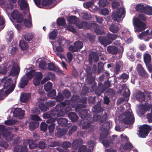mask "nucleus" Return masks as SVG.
<instances>
[{"instance_id": "3", "label": "nucleus", "mask_w": 152, "mask_h": 152, "mask_svg": "<svg viewBox=\"0 0 152 152\" xmlns=\"http://www.w3.org/2000/svg\"><path fill=\"white\" fill-rule=\"evenodd\" d=\"M139 136L141 138H145L148 135L149 132L152 130L151 126L145 124L139 127Z\"/></svg>"}, {"instance_id": "19", "label": "nucleus", "mask_w": 152, "mask_h": 152, "mask_svg": "<svg viewBox=\"0 0 152 152\" xmlns=\"http://www.w3.org/2000/svg\"><path fill=\"white\" fill-rule=\"evenodd\" d=\"M28 143L24 142V145L23 146L17 145L15 146V150H19L20 152H27L28 151Z\"/></svg>"}, {"instance_id": "2", "label": "nucleus", "mask_w": 152, "mask_h": 152, "mask_svg": "<svg viewBox=\"0 0 152 152\" xmlns=\"http://www.w3.org/2000/svg\"><path fill=\"white\" fill-rule=\"evenodd\" d=\"M1 83L3 85L4 89H7L6 91V94H9L14 90L15 85L13 83L12 78L5 77L2 79Z\"/></svg>"}, {"instance_id": "40", "label": "nucleus", "mask_w": 152, "mask_h": 152, "mask_svg": "<svg viewBox=\"0 0 152 152\" xmlns=\"http://www.w3.org/2000/svg\"><path fill=\"white\" fill-rule=\"evenodd\" d=\"M58 32L57 30H54L49 33L48 37L50 39L53 40L56 37Z\"/></svg>"}, {"instance_id": "14", "label": "nucleus", "mask_w": 152, "mask_h": 152, "mask_svg": "<svg viewBox=\"0 0 152 152\" xmlns=\"http://www.w3.org/2000/svg\"><path fill=\"white\" fill-rule=\"evenodd\" d=\"M98 40L104 47H106L107 45L111 44V42H110V40L108 39L106 36H99L98 37Z\"/></svg>"}, {"instance_id": "51", "label": "nucleus", "mask_w": 152, "mask_h": 152, "mask_svg": "<svg viewBox=\"0 0 152 152\" xmlns=\"http://www.w3.org/2000/svg\"><path fill=\"white\" fill-rule=\"evenodd\" d=\"M54 123H50L51 124L48 126L49 132L50 133H52L54 132V129L56 126L55 124Z\"/></svg>"}, {"instance_id": "5", "label": "nucleus", "mask_w": 152, "mask_h": 152, "mask_svg": "<svg viewBox=\"0 0 152 152\" xmlns=\"http://www.w3.org/2000/svg\"><path fill=\"white\" fill-rule=\"evenodd\" d=\"M135 31L137 32L142 31L146 28V24L141 21V20L138 18H136L134 23Z\"/></svg>"}, {"instance_id": "60", "label": "nucleus", "mask_w": 152, "mask_h": 152, "mask_svg": "<svg viewBox=\"0 0 152 152\" xmlns=\"http://www.w3.org/2000/svg\"><path fill=\"white\" fill-rule=\"evenodd\" d=\"M9 94L6 93V91H4L3 89L0 90V100L4 99Z\"/></svg>"}, {"instance_id": "61", "label": "nucleus", "mask_w": 152, "mask_h": 152, "mask_svg": "<svg viewBox=\"0 0 152 152\" xmlns=\"http://www.w3.org/2000/svg\"><path fill=\"white\" fill-rule=\"evenodd\" d=\"M55 0H42V4L43 6L51 4Z\"/></svg>"}, {"instance_id": "9", "label": "nucleus", "mask_w": 152, "mask_h": 152, "mask_svg": "<svg viewBox=\"0 0 152 152\" xmlns=\"http://www.w3.org/2000/svg\"><path fill=\"white\" fill-rule=\"evenodd\" d=\"M42 116L44 118L48 119L46 121L48 123L54 122L56 119V118L52 117L50 111L44 113Z\"/></svg>"}, {"instance_id": "58", "label": "nucleus", "mask_w": 152, "mask_h": 152, "mask_svg": "<svg viewBox=\"0 0 152 152\" xmlns=\"http://www.w3.org/2000/svg\"><path fill=\"white\" fill-rule=\"evenodd\" d=\"M109 3L107 0H100L99 1V6L100 7H105Z\"/></svg>"}, {"instance_id": "44", "label": "nucleus", "mask_w": 152, "mask_h": 152, "mask_svg": "<svg viewBox=\"0 0 152 152\" xmlns=\"http://www.w3.org/2000/svg\"><path fill=\"white\" fill-rule=\"evenodd\" d=\"M27 142L28 143L29 148L31 149H34L36 148L37 146V144L36 142H34L33 140H29L28 141V142Z\"/></svg>"}, {"instance_id": "24", "label": "nucleus", "mask_w": 152, "mask_h": 152, "mask_svg": "<svg viewBox=\"0 0 152 152\" xmlns=\"http://www.w3.org/2000/svg\"><path fill=\"white\" fill-rule=\"evenodd\" d=\"M68 116L70 120L73 122H77L78 118V117L76 113L73 112H70L68 114Z\"/></svg>"}, {"instance_id": "42", "label": "nucleus", "mask_w": 152, "mask_h": 152, "mask_svg": "<svg viewBox=\"0 0 152 152\" xmlns=\"http://www.w3.org/2000/svg\"><path fill=\"white\" fill-rule=\"evenodd\" d=\"M57 24L59 26H64L66 24L65 19L64 18H58L56 20Z\"/></svg>"}, {"instance_id": "35", "label": "nucleus", "mask_w": 152, "mask_h": 152, "mask_svg": "<svg viewBox=\"0 0 152 152\" xmlns=\"http://www.w3.org/2000/svg\"><path fill=\"white\" fill-rule=\"evenodd\" d=\"M78 151V152H91V150L90 149L87 148L86 145H81L79 147Z\"/></svg>"}, {"instance_id": "46", "label": "nucleus", "mask_w": 152, "mask_h": 152, "mask_svg": "<svg viewBox=\"0 0 152 152\" xmlns=\"http://www.w3.org/2000/svg\"><path fill=\"white\" fill-rule=\"evenodd\" d=\"M104 64L102 62H99L98 64L97 73L99 74L102 73L104 70Z\"/></svg>"}, {"instance_id": "38", "label": "nucleus", "mask_w": 152, "mask_h": 152, "mask_svg": "<svg viewBox=\"0 0 152 152\" xmlns=\"http://www.w3.org/2000/svg\"><path fill=\"white\" fill-rule=\"evenodd\" d=\"M118 35L115 34H113L110 33H108L107 34L106 36L108 39L110 40L111 43H112V41L116 38L118 37Z\"/></svg>"}, {"instance_id": "12", "label": "nucleus", "mask_w": 152, "mask_h": 152, "mask_svg": "<svg viewBox=\"0 0 152 152\" xmlns=\"http://www.w3.org/2000/svg\"><path fill=\"white\" fill-rule=\"evenodd\" d=\"M135 96L136 100L141 102L144 101L145 99V96L144 93L140 91L136 93Z\"/></svg>"}, {"instance_id": "48", "label": "nucleus", "mask_w": 152, "mask_h": 152, "mask_svg": "<svg viewBox=\"0 0 152 152\" xmlns=\"http://www.w3.org/2000/svg\"><path fill=\"white\" fill-rule=\"evenodd\" d=\"M21 9L22 10L26 9L28 6V4L26 0H21L20 4Z\"/></svg>"}, {"instance_id": "22", "label": "nucleus", "mask_w": 152, "mask_h": 152, "mask_svg": "<svg viewBox=\"0 0 152 152\" xmlns=\"http://www.w3.org/2000/svg\"><path fill=\"white\" fill-rule=\"evenodd\" d=\"M82 143L83 141L82 140H73L72 143V148L76 150Z\"/></svg>"}, {"instance_id": "47", "label": "nucleus", "mask_w": 152, "mask_h": 152, "mask_svg": "<svg viewBox=\"0 0 152 152\" xmlns=\"http://www.w3.org/2000/svg\"><path fill=\"white\" fill-rule=\"evenodd\" d=\"M97 26H98V25L96 23V34L97 35H102L104 34L105 33L104 31L100 28H98Z\"/></svg>"}, {"instance_id": "53", "label": "nucleus", "mask_w": 152, "mask_h": 152, "mask_svg": "<svg viewBox=\"0 0 152 152\" xmlns=\"http://www.w3.org/2000/svg\"><path fill=\"white\" fill-rule=\"evenodd\" d=\"M39 67L43 70H46L47 69L46 61L44 60L40 61L39 63Z\"/></svg>"}, {"instance_id": "52", "label": "nucleus", "mask_w": 152, "mask_h": 152, "mask_svg": "<svg viewBox=\"0 0 152 152\" xmlns=\"http://www.w3.org/2000/svg\"><path fill=\"white\" fill-rule=\"evenodd\" d=\"M64 107H62V108H61L59 107L57 108L56 106L55 107V109L58 110V117H59L60 116H63L64 115L65 113L64 112L63 110L64 109Z\"/></svg>"}, {"instance_id": "16", "label": "nucleus", "mask_w": 152, "mask_h": 152, "mask_svg": "<svg viewBox=\"0 0 152 152\" xmlns=\"http://www.w3.org/2000/svg\"><path fill=\"white\" fill-rule=\"evenodd\" d=\"M105 91L102 83H99L97 87H96V94L100 96Z\"/></svg>"}, {"instance_id": "37", "label": "nucleus", "mask_w": 152, "mask_h": 152, "mask_svg": "<svg viewBox=\"0 0 152 152\" xmlns=\"http://www.w3.org/2000/svg\"><path fill=\"white\" fill-rule=\"evenodd\" d=\"M48 69L50 70L54 71L58 70V67L55 65L54 63L50 62L49 63H48Z\"/></svg>"}, {"instance_id": "23", "label": "nucleus", "mask_w": 152, "mask_h": 152, "mask_svg": "<svg viewBox=\"0 0 152 152\" xmlns=\"http://www.w3.org/2000/svg\"><path fill=\"white\" fill-rule=\"evenodd\" d=\"M105 58V55L102 54L100 51H96V62H97L99 59L102 60H104Z\"/></svg>"}, {"instance_id": "10", "label": "nucleus", "mask_w": 152, "mask_h": 152, "mask_svg": "<svg viewBox=\"0 0 152 152\" xmlns=\"http://www.w3.org/2000/svg\"><path fill=\"white\" fill-rule=\"evenodd\" d=\"M20 69L19 65L17 64L14 63L13 65L12 69L10 71V75L13 76L18 75L19 73Z\"/></svg>"}, {"instance_id": "25", "label": "nucleus", "mask_w": 152, "mask_h": 152, "mask_svg": "<svg viewBox=\"0 0 152 152\" xmlns=\"http://www.w3.org/2000/svg\"><path fill=\"white\" fill-rule=\"evenodd\" d=\"M2 136L5 138V140L7 141H10L12 140V138L13 136L10 131L8 130L5 133L3 134Z\"/></svg>"}, {"instance_id": "39", "label": "nucleus", "mask_w": 152, "mask_h": 152, "mask_svg": "<svg viewBox=\"0 0 152 152\" xmlns=\"http://www.w3.org/2000/svg\"><path fill=\"white\" fill-rule=\"evenodd\" d=\"M151 56L149 54L145 53L144 54V61L146 64H149L151 62Z\"/></svg>"}, {"instance_id": "57", "label": "nucleus", "mask_w": 152, "mask_h": 152, "mask_svg": "<svg viewBox=\"0 0 152 152\" xmlns=\"http://www.w3.org/2000/svg\"><path fill=\"white\" fill-rule=\"evenodd\" d=\"M45 103L50 108V107H53L56 105V101L50 100L46 102Z\"/></svg>"}, {"instance_id": "29", "label": "nucleus", "mask_w": 152, "mask_h": 152, "mask_svg": "<svg viewBox=\"0 0 152 152\" xmlns=\"http://www.w3.org/2000/svg\"><path fill=\"white\" fill-rule=\"evenodd\" d=\"M38 108L41 111L43 112H45L49 110V108L47 105L45 103L41 102L38 105Z\"/></svg>"}, {"instance_id": "8", "label": "nucleus", "mask_w": 152, "mask_h": 152, "mask_svg": "<svg viewBox=\"0 0 152 152\" xmlns=\"http://www.w3.org/2000/svg\"><path fill=\"white\" fill-rule=\"evenodd\" d=\"M24 114L25 111L22 110L20 108L15 109L13 111L14 116L20 119L23 118L24 117Z\"/></svg>"}, {"instance_id": "36", "label": "nucleus", "mask_w": 152, "mask_h": 152, "mask_svg": "<svg viewBox=\"0 0 152 152\" xmlns=\"http://www.w3.org/2000/svg\"><path fill=\"white\" fill-rule=\"evenodd\" d=\"M46 141V140L45 139L41 140L39 142L38 144L37 145L38 147L41 149L45 148L47 145Z\"/></svg>"}, {"instance_id": "30", "label": "nucleus", "mask_w": 152, "mask_h": 152, "mask_svg": "<svg viewBox=\"0 0 152 152\" xmlns=\"http://www.w3.org/2000/svg\"><path fill=\"white\" fill-rule=\"evenodd\" d=\"M68 21L69 23L75 25L77 24L78 22V18L75 16H70L68 18Z\"/></svg>"}, {"instance_id": "49", "label": "nucleus", "mask_w": 152, "mask_h": 152, "mask_svg": "<svg viewBox=\"0 0 152 152\" xmlns=\"http://www.w3.org/2000/svg\"><path fill=\"white\" fill-rule=\"evenodd\" d=\"M7 141L6 140H1L0 141V146L1 147H3L5 148H6L9 146V145Z\"/></svg>"}, {"instance_id": "21", "label": "nucleus", "mask_w": 152, "mask_h": 152, "mask_svg": "<svg viewBox=\"0 0 152 152\" xmlns=\"http://www.w3.org/2000/svg\"><path fill=\"white\" fill-rule=\"evenodd\" d=\"M109 30L113 33L118 32L119 30V28L117 23H112L109 28Z\"/></svg>"}, {"instance_id": "18", "label": "nucleus", "mask_w": 152, "mask_h": 152, "mask_svg": "<svg viewBox=\"0 0 152 152\" xmlns=\"http://www.w3.org/2000/svg\"><path fill=\"white\" fill-rule=\"evenodd\" d=\"M83 28L86 29L94 30L95 31V23H88L83 21Z\"/></svg>"}, {"instance_id": "50", "label": "nucleus", "mask_w": 152, "mask_h": 152, "mask_svg": "<svg viewBox=\"0 0 152 152\" xmlns=\"http://www.w3.org/2000/svg\"><path fill=\"white\" fill-rule=\"evenodd\" d=\"M144 13L148 15H152V7L150 6H146Z\"/></svg>"}, {"instance_id": "64", "label": "nucleus", "mask_w": 152, "mask_h": 152, "mask_svg": "<svg viewBox=\"0 0 152 152\" xmlns=\"http://www.w3.org/2000/svg\"><path fill=\"white\" fill-rule=\"evenodd\" d=\"M132 147L133 146L130 142L125 143L123 145V148L125 150L131 149Z\"/></svg>"}, {"instance_id": "56", "label": "nucleus", "mask_w": 152, "mask_h": 152, "mask_svg": "<svg viewBox=\"0 0 152 152\" xmlns=\"http://www.w3.org/2000/svg\"><path fill=\"white\" fill-rule=\"evenodd\" d=\"M23 23L25 26L27 28L30 27L32 25L31 21L27 19H24L23 20Z\"/></svg>"}, {"instance_id": "27", "label": "nucleus", "mask_w": 152, "mask_h": 152, "mask_svg": "<svg viewBox=\"0 0 152 152\" xmlns=\"http://www.w3.org/2000/svg\"><path fill=\"white\" fill-rule=\"evenodd\" d=\"M70 104L71 102L69 100H64V102H61L59 104H58L56 106V107L57 108L59 107V108L60 107L61 109L62 108V107L64 108L67 105L68 106H69L70 105Z\"/></svg>"}, {"instance_id": "15", "label": "nucleus", "mask_w": 152, "mask_h": 152, "mask_svg": "<svg viewBox=\"0 0 152 152\" xmlns=\"http://www.w3.org/2000/svg\"><path fill=\"white\" fill-rule=\"evenodd\" d=\"M29 81V80L26 77H22L19 83L20 88H24L27 85Z\"/></svg>"}, {"instance_id": "62", "label": "nucleus", "mask_w": 152, "mask_h": 152, "mask_svg": "<svg viewBox=\"0 0 152 152\" xmlns=\"http://www.w3.org/2000/svg\"><path fill=\"white\" fill-rule=\"evenodd\" d=\"M47 95L48 97H51V98H54V96L56 95V91L54 89H53L47 93Z\"/></svg>"}, {"instance_id": "26", "label": "nucleus", "mask_w": 152, "mask_h": 152, "mask_svg": "<svg viewBox=\"0 0 152 152\" xmlns=\"http://www.w3.org/2000/svg\"><path fill=\"white\" fill-rule=\"evenodd\" d=\"M19 45L21 49L22 50H26L29 47L28 43L24 40H20Z\"/></svg>"}, {"instance_id": "1", "label": "nucleus", "mask_w": 152, "mask_h": 152, "mask_svg": "<svg viewBox=\"0 0 152 152\" xmlns=\"http://www.w3.org/2000/svg\"><path fill=\"white\" fill-rule=\"evenodd\" d=\"M79 114L81 118L80 123L82 125V129H86L89 128H92L94 126V121L95 119V114H94L93 121H91L92 117L88 114V110L86 109H83L80 111Z\"/></svg>"}, {"instance_id": "43", "label": "nucleus", "mask_w": 152, "mask_h": 152, "mask_svg": "<svg viewBox=\"0 0 152 152\" xmlns=\"http://www.w3.org/2000/svg\"><path fill=\"white\" fill-rule=\"evenodd\" d=\"M52 84L50 82H48L44 86V89L46 92L50 91L52 88Z\"/></svg>"}, {"instance_id": "33", "label": "nucleus", "mask_w": 152, "mask_h": 152, "mask_svg": "<svg viewBox=\"0 0 152 152\" xmlns=\"http://www.w3.org/2000/svg\"><path fill=\"white\" fill-rule=\"evenodd\" d=\"M48 75L47 76V77H46L44 78L41 82L42 84H44L48 80H50L51 78L54 77L55 76V74L51 72L48 73Z\"/></svg>"}, {"instance_id": "32", "label": "nucleus", "mask_w": 152, "mask_h": 152, "mask_svg": "<svg viewBox=\"0 0 152 152\" xmlns=\"http://www.w3.org/2000/svg\"><path fill=\"white\" fill-rule=\"evenodd\" d=\"M146 7L140 4H137L135 7L136 10L139 12L144 13Z\"/></svg>"}, {"instance_id": "11", "label": "nucleus", "mask_w": 152, "mask_h": 152, "mask_svg": "<svg viewBox=\"0 0 152 152\" xmlns=\"http://www.w3.org/2000/svg\"><path fill=\"white\" fill-rule=\"evenodd\" d=\"M56 129L57 131V136L58 137L64 136L66 134L67 131V129L64 127H61L59 126H57Z\"/></svg>"}, {"instance_id": "28", "label": "nucleus", "mask_w": 152, "mask_h": 152, "mask_svg": "<svg viewBox=\"0 0 152 152\" xmlns=\"http://www.w3.org/2000/svg\"><path fill=\"white\" fill-rule=\"evenodd\" d=\"M39 125V123L37 121H31L29 124V127L31 131H34Z\"/></svg>"}, {"instance_id": "17", "label": "nucleus", "mask_w": 152, "mask_h": 152, "mask_svg": "<svg viewBox=\"0 0 152 152\" xmlns=\"http://www.w3.org/2000/svg\"><path fill=\"white\" fill-rule=\"evenodd\" d=\"M137 71L138 73L142 76L145 77L147 75V73L141 64H138L137 67Z\"/></svg>"}, {"instance_id": "20", "label": "nucleus", "mask_w": 152, "mask_h": 152, "mask_svg": "<svg viewBox=\"0 0 152 152\" xmlns=\"http://www.w3.org/2000/svg\"><path fill=\"white\" fill-rule=\"evenodd\" d=\"M31 96V94L29 93L22 94L20 98V101L23 103L26 102L28 101Z\"/></svg>"}, {"instance_id": "6", "label": "nucleus", "mask_w": 152, "mask_h": 152, "mask_svg": "<svg viewBox=\"0 0 152 152\" xmlns=\"http://www.w3.org/2000/svg\"><path fill=\"white\" fill-rule=\"evenodd\" d=\"M11 16L14 20H16L17 23H21L23 20V15L18 12L17 10H14L11 14Z\"/></svg>"}, {"instance_id": "4", "label": "nucleus", "mask_w": 152, "mask_h": 152, "mask_svg": "<svg viewBox=\"0 0 152 152\" xmlns=\"http://www.w3.org/2000/svg\"><path fill=\"white\" fill-rule=\"evenodd\" d=\"M125 116L122 120L123 122L125 124H133L134 122V118L133 114L129 112H125L124 113Z\"/></svg>"}, {"instance_id": "45", "label": "nucleus", "mask_w": 152, "mask_h": 152, "mask_svg": "<svg viewBox=\"0 0 152 152\" xmlns=\"http://www.w3.org/2000/svg\"><path fill=\"white\" fill-rule=\"evenodd\" d=\"M77 50L81 49L83 47V45L82 42L79 40L77 41L74 44Z\"/></svg>"}, {"instance_id": "13", "label": "nucleus", "mask_w": 152, "mask_h": 152, "mask_svg": "<svg viewBox=\"0 0 152 152\" xmlns=\"http://www.w3.org/2000/svg\"><path fill=\"white\" fill-rule=\"evenodd\" d=\"M107 50L108 53L114 55L117 54L119 51L118 48L114 46H108Z\"/></svg>"}, {"instance_id": "59", "label": "nucleus", "mask_w": 152, "mask_h": 152, "mask_svg": "<svg viewBox=\"0 0 152 152\" xmlns=\"http://www.w3.org/2000/svg\"><path fill=\"white\" fill-rule=\"evenodd\" d=\"M64 97L61 93H58L57 96L56 98L57 102H60L64 100Z\"/></svg>"}, {"instance_id": "55", "label": "nucleus", "mask_w": 152, "mask_h": 152, "mask_svg": "<svg viewBox=\"0 0 152 152\" xmlns=\"http://www.w3.org/2000/svg\"><path fill=\"white\" fill-rule=\"evenodd\" d=\"M48 127V125L45 122H42L40 125L41 130L44 132L46 131Z\"/></svg>"}, {"instance_id": "54", "label": "nucleus", "mask_w": 152, "mask_h": 152, "mask_svg": "<svg viewBox=\"0 0 152 152\" xmlns=\"http://www.w3.org/2000/svg\"><path fill=\"white\" fill-rule=\"evenodd\" d=\"M71 93L67 89H64L63 92V95L64 97L66 98H68L71 96Z\"/></svg>"}, {"instance_id": "63", "label": "nucleus", "mask_w": 152, "mask_h": 152, "mask_svg": "<svg viewBox=\"0 0 152 152\" xmlns=\"http://www.w3.org/2000/svg\"><path fill=\"white\" fill-rule=\"evenodd\" d=\"M34 71L33 70H31L28 72L26 74V78L28 80H30L33 77L34 74Z\"/></svg>"}, {"instance_id": "31", "label": "nucleus", "mask_w": 152, "mask_h": 152, "mask_svg": "<svg viewBox=\"0 0 152 152\" xmlns=\"http://www.w3.org/2000/svg\"><path fill=\"white\" fill-rule=\"evenodd\" d=\"M125 13V10L122 8H118L116 11V16L119 18H121L123 15Z\"/></svg>"}, {"instance_id": "41", "label": "nucleus", "mask_w": 152, "mask_h": 152, "mask_svg": "<svg viewBox=\"0 0 152 152\" xmlns=\"http://www.w3.org/2000/svg\"><path fill=\"white\" fill-rule=\"evenodd\" d=\"M33 37V35L31 33H25L24 37L25 40L29 42L31 41Z\"/></svg>"}, {"instance_id": "7", "label": "nucleus", "mask_w": 152, "mask_h": 152, "mask_svg": "<svg viewBox=\"0 0 152 152\" xmlns=\"http://www.w3.org/2000/svg\"><path fill=\"white\" fill-rule=\"evenodd\" d=\"M57 123L58 124V126H60L61 127H64L68 129L72 125L69 121L64 118H61L57 120Z\"/></svg>"}, {"instance_id": "34", "label": "nucleus", "mask_w": 152, "mask_h": 152, "mask_svg": "<svg viewBox=\"0 0 152 152\" xmlns=\"http://www.w3.org/2000/svg\"><path fill=\"white\" fill-rule=\"evenodd\" d=\"M88 60L89 63L91 64L93 61H95V52L91 51L89 53Z\"/></svg>"}]
</instances>
